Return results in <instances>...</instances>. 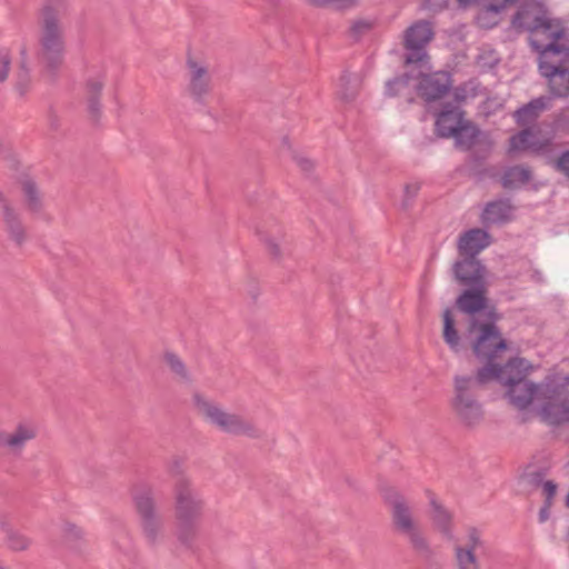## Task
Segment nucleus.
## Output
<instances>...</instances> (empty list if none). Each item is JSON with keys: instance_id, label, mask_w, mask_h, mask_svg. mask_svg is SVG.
I'll use <instances>...</instances> for the list:
<instances>
[{"instance_id": "obj_3", "label": "nucleus", "mask_w": 569, "mask_h": 569, "mask_svg": "<svg viewBox=\"0 0 569 569\" xmlns=\"http://www.w3.org/2000/svg\"><path fill=\"white\" fill-rule=\"evenodd\" d=\"M509 29L513 32L542 37L548 43H558L567 38V26L552 16L545 0H519L510 17Z\"/></svg>"}, {"instance_id": "obj_45", "label": "nucleus", "mask_w": 569, "mask_h": 569, "mask_svg": "<svg viewBox=\"0 0 569 569\" xmlns=\"http://www.w3.org/2000/svg\"><path fill=\"white\" fill-rule=\"evenodd\" d=\"M555 168L569 178V150L560 154L555 162Z\"/></svg>"}, {"instance_id": "obj_10", "label": "nucleus", "mask_w": 569, "mask_h": 569, "mask_svg": "<svg viewBox=\"0 0 569 569\" xmlns=\"http://www.w3.org/2000/svg\"><path fill=\"white\" fill-rule=\"evenodd\" d=\"M561 393V386L555 381L535 385L531 381L516 383L508 388L507 396L518 409H526L533 400L552 399Z\"/></svg>"}, {"instance_id": "obj_47", "label": "nucleus", "mask_w": 569, "mask_h": 569, "mask_svg": "<svg viewBox=\"0 0 569 569\" xmlns=\"http://www.w3.org/2000/svg\"><path fill=\"white\" fill-rule=\"evenodd\" d=\"M371 24L367 21H357L351 27L352 34L358 38L360 34L365 33L370 29Z\"/></svg>"}, {"instance_id": "obj_2", "label": "nucleus", "mask_w": 569, "mask_h": 569, "mask_svg": "<svg viewBox=\"0 0 569 569\" xmlns=\"http://www.w3.org/2000/svg\"><path fill=\"white\" fill-rule=\"evenodd\" d=\"M206 500L190 477L172 485V518L174 537L186 549H192L200 536Z\"/></svg>"}, {"instance_id": "obj_33", "label": "nucleus", "mask_w": 569, "mask_h": 569, "mask_svg": "<svg viewBox=\"0 0 569 569\" xmlns=\"http://www.w3.org/2000/svg\"><path fill=\"white\" fill-rule=\"evenodd\" d=\"M487 365L477 371L476 377L465 376L475 382V389L488 383L491 380H498L500 382V376L502 375V367L495 363L493 360H487Z\"/></svg>"}, {"instance_id": "obj_30", "label": "nucleus", "mask_w": 569, "mask_h": 569, "mask_svg": "<svg viewBox=\"0 0 569 569\" xmlns=\"http://www.w3.org/2000/svg\"><path fill=\"white\" fill-rule=\"evenodd\" d=\"M531 179V170L528 167L518 164L508 168L502 177L501 184L505 189H517Z\"/></svg>"}, {"instance_id": "obj_29", "label": "nucleus", "mask_w": 569, "mask_h": 569, "mask_svg": "<svg viewBox=\"0 0 569 569\" xmlns=\"http://www.w3.org/2000/svg\"><path fill=\"white\" fill-rule=\"evenodd\" d=\"M529 366L525 359L515 358L506 366L502 367V375L500 376V383L507 388L512 387L516 383L526 382Z\"/></svg>"}, {"instance_id": "obj_50", "label": "nucleus", "mask_w": 569, "mask_h": 569, "mask_svg": "<svg viewBox=\"0 0 569 569\" xmlns=\"http://www.w3.org/2000/svg\"><path fill=\"white\" fill-rule=\"evenodd\" d=\"M551 506L543 505L539 511V521L545 522L549 519Z\"/></svg>"}, {"instance_id": "obj_8", "label": "nucleus", "mask_w": 569, "mask_h": 569, "mask_svg": "<svg viewBox=\"0 0 569 569\" xmlns=\"http://www.w3.org/2000/svg\"><path fill=\"white\" fill-rule=\"evenodd\" d=\"M476 390L473 380L465 378V375L453 377V390L449 406L457 420L466 428H475L485 417Z\"/></svg>"}, {"instance_id": "obj_55", "label": "nucleus", "mask_w": 569, "mask_h": 569, "mask_svg": "<svg viewBox=\"0 0 569 569\" xmlns=\"http://www.w3.org/2000/svg\"><path fill=\"white\" fill-rule=\"evenodd\" d=\"M282 143H283L284 146H287V147H288V149H290L289 139H288L287 137H284V138L282 139Z\"/></svg>"}, {"instance_id": "obj_21", "label": "nucleus", "mask_w": 569, "mask_h": 569, "mask_svg": "<svg viewBox=\"0 0 569 569\" xmlns=\"http://www.w3.org/2000/svg\"><path fill=\"white\" fill-rule=\"evenodd\" d=\"M429 497V518L433 529L445 539H453V513L447 509L436 497L433 492H428Z\"/></svg>"}, {"instance_id": "obj_28", "label": "nucleus", "mask_w": 569, "mask_h": 569, "mask_svg": "<svg viewBox=\"0 0 569 569\" xmlns=\"http://www.w3.org/2000/svg\"><path fill=\"white\" fill-rule=\"evenodd\" d=\"M551 98L541 96L536 98L518 109L515 112L517 123L520 126H528L533 123L539 116L549 107Z\"/></svg>"}, {"instance_id": "obj_43", "label": "nucleus", "mask_w": 569, "mask_h": 569, "mask_svg": "<svg viewBox=\"0 0 569 569\" xmlns=\"http://www.w3.org/2000/svg\"><path fill=\"white\" fill-rule=\"evenodd\" d=\"M11 66V57L8 50H0V83L8 79Z\"/></svg>"}, {"instance_id": "obj_13", "label": "nucleus", "mask_w": 569, "mask_h": 569, "mask_svg": "<svg viewBox=\"0 0 569 569\" xmlns=\"http://www.w3.org/2000/svg\"><path fill=\"white\" fill-rule=\"evenodd\" d=\"M433 30L430 22L420 20L410 26L405 32L403 44L409 51L406 54L407 64L421 62L426 57V46L432 40Z\"/></svg>"}, {"instance_id": "obj_16", "label": "nucleus", "mask_w": 569, "mask_h": 569, "mask_svg": "<svg viewBox=\"0 0 569 569\" xmlns=\"http://www.w3.org/2000/svg\"><path fill=\"white\" fill-rule=\"evenodd\" d=\"M483 546L480 531L471 527L467 532L465 545L456 543L453 546V563L456 569H482L476 550Z\"/></svg>"}, {"instance_id": "obj_25", "label": "nucleus", "mask_w": 569, "mask_h": 569, "mask_svg": "<svg viewBox=\"0 0 569 569\" xmlns=\"http://www.w3.org/2000/svg\"><path fill=\"white\" fill-rule=\"evenodd\" d=\"M0 530L4 533V545L12 552H24L28 551L32 546V539L13 528L10 522L0 517Z\"/></svg>"}, {"instance_id": "obj_44", "label": "nucleus", "mask_w": 569, "mask_h": 569, "mask_svg": "<svg viewBox=\"0 0 569 569\" xmlns=\"http://www.w3.org/2000/svg\"><path fill=\"white\" fill-rule=\"evenodd\" d=\"M64 533H66V538L69 541H78V540L83 539V537H84L83 530L73 523L66 525Z\"/></svg>"}, {"instance_id": "obj_51", "label": "nucleus", "mask_w": 569, "mask_h": 569, "mask_svg": "<svg viewBox=\"0 0 569 569\" xmlns=\"http://www.w3.org/2000/svg\"><path fill=\"white\" fill-rule=\"evenodd\" d=\"M44 6H54L56 8H60L64 11L63 0H46Z\"/></svg>"}, {"instance_id": "obj_42", "label": "nucleus", "mask_w": 569, "mask_h": 569, "mask_svg": "<svg viewBox=\"0 0 569 569\" xmlns=\"http://www.w3.org/2000/svg\"><path fill=\"white\" fill-rule=\"evenodd\" d=\"M168 472L171 477L174 478V481L181 479L182 477H188L184 472L183 461L178 457H174L169 461Z\"/></svg>"}, {"instance_id": "obj_18", "label": "nucleus", "mask_w": 569, "mask_h": 569, "mask_svg": "<svg viewBox=\"0 0 569 569\" xmlns=\"http://www.w3.org/2000/svg\"><path fill=\"white\" fill-rule=\"evenodd\" d=\"M38 428L30 421L17 423L12 430L0 432V449L9 453L20 455L26 445L37 438Z\"/></svg>"}, {"instance_id": "obj_40", "label": "nucleus", "mask_w": 569, "mask_h": 569, "mask_svg": "<svg viewBox=\"0 0 569 569\" xmlns=\"http://www.w3.org/2000/svg\"><path fill=\"white\" fill-rule=\"evenodd\" d=\"M419 190H420V184L417 182L406 184L405 196H403V200L401 203V207L403 210H408L411 207L412 201L417 197Z\"/></svg>"}, {"instance_id": "obj_24", "label": "nucleus", "mask_w": 569, "mask_h": 569, "mask_svg": "<svg viewBox=\"0 0 569 569\" xmlns=\"http://www.w3.org/2000/svg\"><path fill=\"white\" fill-rule=\"evenodd\" d=\"M462 112L453 103H446L436 121L437 132L440 137L450 138L462 124Z\"/></svg>"}, {"instance_id": "obj_41", "label": "nucleus", "mask_w": 569, "mask_h": 569, "mask_svg": "<svg viewBox=\"0 0 569 569\" xmlns=\"http://www.w3.org/2000/svg\"><path fill=\"white\" fill-rule=\"evenodd\" d=\"M260 234H261V239L267 244L269 254H271L276 259H279L282 254L279 239H276V238L269 236L268 233H263V232H261Z\"/></svg>"}, {"instance_id": "obj_27", "label": "nucleus", "mask_w": 569, "mask_h": 569, "mask_svg": "<svg viewBox=\"0 0 569 569\" xmlns=\"http://www.w3.org/2000/svg\"><path fill=\"white\" fill-rule=\"evenodd\" d=\"M513 206L509 199H499L486 204L482 220L486 223H503L511 219Z\"/></svg>"}, {"instance_id": "obj_23", "label": "nucleus", "mask_w": 569, "mask_h": 569, "mask_svg": "<svg viewBox=\"0 0 569 569\" xmlns=\"http://www.w3.org/2000/svg\"><path fill=\"white\" fill-rule=\"evenodd\" d=\"M561 393L552 399H540L542 402L539 416L548 425L559 426L569 422V400L558 401Z\"/></svg>"}, {"instance_id": "obj_37", "label": "nucleus", "mask_w": 569, "mask_h": 569, "mask_svg": "<svg viewBox=\"0 0 569 569\" xmlns=\"http://www.w3.org/2000/svg\"><path fill=\"white\" fill-rule=\"evenodd\" d=\"M551 128L555 134H569V107L563 108L556 114Z\"/></svg>"}, {"instance_id": "obj_1", "label": "nucleus", "mask_w": 569, "mask_h": 569, "mask_svg": "<svg viewBox=\"0 0 569 569\" xmlns=\"http://www.w3.org/2000/svg\"><path fill=\"white\" fill-rule=\"evenodd\" d=\"M382 501L389 512L392 531L405 539L411 551L422 561L431 562L436 557L415 502L399 488L385 486L380 489Z\"/></svg>"}, {"instance_id": "obj_9", "label": "nucleus", "mask_w": 569, "mask_h": 569, "mask_svg": "<svg viewBox=\"0 0 569 569\" xmlns=\"http://www.w3.org/2000/svg\"><path fill=\"white\" fill-rule=\"evenodd\" d=\"M488 286L468 287L456 299V308L469 316L467 331L472 335L478 328L477 316L486 312L488 320H497L495 308H488Z\"/></svg>"}, {"instance_id": "obj_35", "label": "nucleus", "mask_w": 569, "mask_h": 569, "mask_svg": "<svg viewBox=\"0 0 569 569\" xmlns=\"http://www.w3.org/2000/svg\"><path fill=\"white\" fill-rule=\"evenodd\" d=\"M479 133L480 131L477 127L470 123H462L452 137H455L456 143L460 148L468 150L475 144Z\"/></svg>"}, {"instance_id": "obj_32", "label": "nucleus", "mask_w": 569, "mask_h": 569, "mask_svg": "<svg viewBox=\"0 0 569 569\" xmlns=\"http://www.w3.org/2000/svg\"><path fill=\"white\" fill-rule=\"evenodd\" d=\"M163 360L178 381L182 383L192 382L193 379L190 371L188 370L183 360L178 355L168 351L163 355Z\"/></svg>"}, {"instance_id": "obj_34", "label": "nucleus", "mask_w": 569, "mask_h": 569, "mask_svg": "<svg viewBox=\"0 0 569 569\" xmlns=\"http://www.w3.org/2000/svg\"><path fill=\"white\" fill-rule=\"evenodd\" d=\"M443 318V339L451 350L458 351L460 337L455 327V319L450 309H446Z\"/></svg>"}, {"instance_id": "obj_52", "label": "nucleus", "mask_w": 569, "mask_h": 569, "mask_svg": "<svg viewBox=\"0 0 569 569\" xmlns=\"http://www.w3.org/2000/svg\"><path fill=\"white\" fill-rule=\"evenodd\" d=\"M20 56H21L20 61H21L22 59H24V60H26V66H27V64H28V51H27V48H26V47H22V48L20 49Z\"/></svg>"}, {"instance_id": "obj_26", "label": "nucleus", "mask_w": 569, "mask_h": 569, "mask_svg": "<svg viewBox=\"0 0 569 569\" xmlns=\"http://www.w3.org/2000/svg\"><path fill=\"white\" fill-rule=\"evenodd\" d=\"M22 201L26 210L32 216H40L44 210L43 194L38 184L26 179L21 181Z\"/></svg>"}, {"instance_id": "obj_11", "label": "nucleus", "mask_w": 569, "mask_h": 569, "mask_svg": "<svg viewBox=\"0 0 569 569\" xmlns=\"http://www.w3.org/2000/svg\"><path fill=\"white\" fill-rule=\"evenodd\" d=\"M107 83V71L99 69L88 73L82 86V100L89 119L97 123L102 116V91Z\"/></svg>"}, {"instance_id": "obj_20", "label": "nucleus", "mask_w": 569, "mask_h": 569, "mask_svg": "<svg viewBox=\"0 0 569 569\" xmlns=\"http://www.w3.org/2000/svg\"><path fill=\"white\" fill-rule=\"evenodd\" d=\"M491 243L490 234L480 228L470 229L460 234L457 243L459 258H473Z\"/></svg>"}, {"instance_id": "obj_5", "label": "nucleus", "mask_w": 569, "mask_h": 569, "mask_svg": "<svg viewBox=\"0 0 569 569\" xmlns=\"http://www.w3.org/2000/svg\"><path fill=\"white\" fill-rule=\"evenodd\" d=\"M62 16L63 11L54 6H43L40 10L36 56L50 74H54L64 62L67 43Z\"/></svg>"}, {"instance_id": "obj_12", "label": "nucleus", "mask_w": 569, "mask_h": 569, "mask_svg": "<svg viewBox=\"0 0 569 569\" xmlns=\"http://www.w3.org/2000/svg\"><path fill=\"white\" fill-rule=\"evenodd\" d=\"M476 331H479V335L472 342V349L478 358L495 360L499 352L507 349L506 341L495 325V320L485 323L479 322Z\"/></svg>"}, {"instance_id": "obj_4", "label": "nucleus", "mask_w": 569, "mask_h": 569, "mask_svg": "<svg viewBox=\"0 0 569 569\" xmlns=\"http://www.w3.org/2000/svg\"><path fill=\"white\" fill-rule=\"evenodd\" d=\"M191 401L196 415L218 432L251 440L262 438V430L252 418L229 410L200 392H194Z\"/></svg>"}, {"instance_id": "obj_53", "label": "nucleus", "mask_w": 569, "mask_h": 569, "mask_svg": "<svg viewBox=\"0 0 569 569\" xmlns=\"http://www.w3.org/2000/svg\"><path fill=\"white\" fill-rule=\"evenodd\" d=\"M355 96H356V92H355V91H351V92H345V93L342 94V98H343L345 100H352V99L355 98Z\"/></svg>"}, {"instance_id": "obj_49", "label": "nucleus", "mask_w": 569, "mask_h": 569, "mask_svg": "<svg viewBox=\"0 0 569 569\" xmlns=\"http://www.w3.org/2000/svg\"><path fill=\"white\" fill-rule=\"evenodd\" d=\"M297 163L303 171H310L313 167L312 162L309 159L302 157L297 158Z\"/></svg>"}, {"instance_id": "obj_48", "label": "nucleus", "mask_w": 569, "mask_h": 569, "mask_svg": "<svg viewBox=\"0 0 569 569\" xmlns=\"http://www.w3.org/2000/svg\"><path fill=\"white\" fill-rule=\"evenodd\" d=\"M460 9H468L470 7L479 6L482 0H456Z\"/></svg>"}, {"instance_id": "obj_59", "label": "nucleus", "mask_w": 569, "mask_h": 569, "mask_svg": "<svg viewBox=\"0 0 569 569\" xmlns=\"http://www.w3.org/2000/svg\"><path fill=\"white\" fill-rule=\"evenodd\" d=\"M3 148H4V143H3V141L0 139V150H3Z\"/></svg>"}, {"instance_id": "obj_39", "label": "nucleus", "mask_w": 569, "mask_h": 569, "mask_svg": "<svg viewBox=\"0 0 569 569\" xmlns=\"http://www.w3.org/2000/svg\"><path fill=\"white\" fill-rule=\"evenodd\" d=\"M409 87V78L407 76L395 78L387 82L386 93L389 97H395L401 93L405 89Z\"/></svg>"}, {"instance_id": "obj_56", "label": "nucleus", "mask_w": 569, "mask_h": 569, "mask_svg": "<svg viewBox=\"0 0 569 569\" xmlns=\"http://www.w3.org/2000/svg\"><path fill=\"white\" fill-rule=\"evenodd\" d=\"M455 97H456V101L459 102L463 99L462 96H460L458 92L455 93Z\"/></svg>"}, {"instance_id": "obj_6", "label": "nucleus", "mask_w": 569, "mask_h": 569, "mask_svg": "<svg viewBox=\"0 0 569 569\" xmlns=\"http://www.w3.org/2000/svg\"><path fill=\"white\" fill-rule=\"evenodd\" d=\"M531 47L539 53V71L548 81L552 97H569V47L565 43L543 44L531 39Z\"/></svg>"}, {"instance_id": "obj_15", "label": "nucleus", "mask_w": 569, "mask_h": 569, "mask_svg": "<svg viewBox=\"0 0 569 569\" xmlns=\"http://www.w3.org/2000/svg\"><path fill=\"white\" fill-rule=\"evenodd\" d=\"M187 69V91L194 101L203 102L204 98L211 92V76L208 66L189 57Z\"/></svg>"}, {"instance_id": "obj_38", "label": "nucleus", "mask_w": 569, "mask_h": 569, "mask_svg": "<svg viewBox=\"0 0 569 569\" xmlns=\"http://www.w3.org/2000/svg\"><path fill=\"white\" fill-rule=\"evenodd\" d=\"M358 1L359 0H308V3L317 8L333 6L337 9H348L357 6Z\"/></svg>"}, {"instance_id": "obj_31", "label": "nucleus", "mask_w": 569, "mask_h": 569, "mask_svg": "<svg viewBox=\"0 0 569 569\" xmlns=\"http://www.w3.org/2000/svg\"><path fill=\"white\" fill-rule=\"evenodd\" d=\"M502 12L496 4L487 3L478 10L475 21L481 29H492L500 23Z\"/></svg>"}, {"instance_id": "obj_19", "label": "nucleus", "mask_w": 569, "mask_h": 569, "mask_svg": "<svg viewBox=\"0 0 569 569\" xmlns=\"http://www.w3.org/2000/svg\"><path fill=\"white\" fill-rule=\"evenodd\" d=\"M0 211L4 230L11 241L22 246L27 240V229L19 210L0 190Z\"/></svg>"}, {"instance_id": "obj_14", "label": "nucleus", "mask_w": 569, "mask_h": 569, "mask_svg": "<svg viewBox=\"0 0 569 569\" xmlns=\"http://www.w3.org/2000/svg\"><path fill=\"white\" fill-rule=\"evenodd\" d=\"M552 136H546L540 129L527 128L510 138V151H530L538 156H548L555 150Z\"/></svg>"}, {"instance_id": "obj_17", "label": "nucleus", "mask_w": 569, "mask_h": 569, "mask_svg": "<svg viewBox=\"0 0 569 569\" xmlns=\"http://www.w3.org/2000/svg\"><path fill=\"white\" fill-rule=\"evenodd\" d=\"M456 281L465 287H481L487 283V268L479 259L459 258L452 264Z\"/></svg>"}, {"instance_id": "obj_36", "label": "nucleus", "mask_w": 569, "mask_h": 569, "mask_svg": "<svg viewBox=\"0 0 569 569\" xmlns=\"http://www.w3.org/2000/svg\"><path fill=\"white\" fill-rule=\"evenodd\" d=\"M30 81V74L26 66V60L22 59L19 63V70L17 72V81L14 86L16 91L19 93L20 97H24L29 91Z\"/></svg>"}, {"instance_id": "obj_60", "label": "nucleus", "mask_w": 569, "mask_h": 569, "mask_svg": "<svg viewBox=\"0 0 569 569\" xmlns=\"http://www.w3.org/2000/svg\"><path fill=\"white\" fill-rule=\"evenodd\" d=\"M0 569H9V568H7L2 563H0Z\"/></svg>"}, {"instance_id": "obj_57", "label": "nucleus", "mask_w": 569, "mask_h": 569, "mask_svg": "<svg viewBox=\"0 0 569 569\" xmlns=\"http://www.w3.org/2000/svg\"><path fill=\"white\" fill-rule=\"evenodd\" d=\"M341 81H342V82H345V83H347V82H349V81H350V78H349V77H347V76H343V77H341Z\"/></svg>"}, {"instance_id": "obj_7", "label": "nucleus", "mask_w": 569, "mask_h": 569, "mask_svg": "<svg viewBox=\"0 0 569 569\" xmlns=\"http://www.w3.org/2000/svg\"><path fill=\"white\" fill-rule=\"evenodd\" d=\"M133 505L144 543L152 549L166 541V523L156 498L154 489L149 483H140L134 488Z\"/></svg>"}, {"instance_id": "obj_22", "label": "nucleus", "mask_w": 569, "mask_h": 569, "mask_svg": "<svg viewBox=\"0 0 569 569\" xmlns=\"http://www.w3.org/2000/svg\"><path fill=\"white\" fill-rule=\"evenodd\" d=\"M451 79L448 72L423 74L418 84L419 94L428 102L441 99L450 89Z\"/></svg>"}, {"instance_id": "obj_54", "label": "nucleus", "mask_w": 569, "mask_h": 569, "mask_svg": "<svg viewBox=\"0 0 569 569\" xmlns=\"http://www.w3.org/2000/svg\"><path fill=\"white\" fill-rule=\"evenodd\" d=\"M560 386V383H558ZM565 386H569V376H566L563 378V383H561V391L563 390Z\"/></svg>"}, {"instance_id": "obj_58", "label": "nucleus", "mask_w": 569, "mask_h": 569, "mask_svg": "<svg viewBox=\"0 0 569 569\" xmlns=\"http://www.w3.org/2000/svg\"><path fill=\"white\" fill-rule=\"evenodd\" d=\"M566 506L569 508V491H568V495L566 497Z\"/></svg>"}, {"instance_id": "obj_46", "label": "nucleus", "mask_w": 569, "mask_h": 569, "mask_svg": "<svg viewBox=\"0 0 569 569\" xmlns=\"http://www.w3.org/2000/svg\"><path fill=\"white\" fill-rule=\"evenodd\" d=\"M556 493H557V485L551 480L546 481L543 483V495L546 497L545 503L548 506H552L553 498H555Z\"/></svg>"}]
</instances>
